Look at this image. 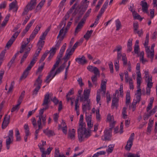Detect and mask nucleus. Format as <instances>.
<instances>
[{"mask_svg": "<svg viewBox=\"0 0 157 157\" xmlns=\"http://www.w3.org/2000/svg\"><path fill=\"white\" fill-rule=\"evenodd\" d=\"M107 120L110 123V126L111 128L114 127L115 122L114 121V117L113 115L108 114L107 115Z\"/></svg>", "mask_w": 157, "mask_h": 157, "instance_id": "obj_27", "label": "nucleus"}, {"mask_svg": "<svg viewBox=\"0 0 157 157\" xmlns=\"http://www.w3.org/2000/svg\"><path fill=\"white\" fill-rule=\"evenodd\" d=\"M25 94V91H23L21 93V94L19 97L18 100L17 102L20 104H21L22 101L23 100V98H24Z\"/></svg>", "mask_w": 157, "mask_h": 157, "instance_id": "obj_49", "label": "nucleus"}, {"mask_svg": "<svg viewBox=\"0 0 157 157\" xmlns=\"http://www.w3.org/2000/svg\"><path fill=\"white\" fill-rule=\"evenodd\" d=\"M63 30H60V31L59 34L57 36L58 40L57 41L55 46L54 47L57 50L59 49L61 45V42L65 36L64 34H63Z\"/></svg>", "mask_w": 157, "mask_h": 157, "instance_id": "obj_13", "label": "nucleus"}, {"mask_svg": "<svg viewBox=\"0 0 157 157\" xmlns=\"http://www.w3.org/2000/svg\"><path fill=\"white\" fill-rule=\"evenodd\" d=\"M83 116L82 115H81L77 130L78 134L81 138H82V134L83 133L86 138L90 135V131L89 129L85 128L86 124L85 122H83Z\"/></svg>", "mask_w": 157, "mask_h": 157, "instance_id": "obj_1", "label": "nucleus"}, {"mask_svg": "<svg viewBox=\"0 0 157 157\" xmlns=\"http://www.w3.org/2000/svg\"><path fill=\"white\" fill-rule=\"evenodd\" d=\"M71 22L70 21H69L68 22L67 27L65 28H64L63 27L62 28V29H61V30H63V34H64V36H65L66 33H67V30L69 28V27H70V26H71Z\"/></svg>", "mask_w": 157, "mask_h": 157, "instance_id": "obj_42", "label": "nucleus"}, {"mask_svg": "<svg viewBox=\"0 0 157 157\" xmlns=\"http://www.w3.org/2000/svg\"><path fill=\"white\" fill-rule=\"evenodd\" d=\"M134 136V133H132L129 137L128 140L127 141V145L125 146V149L126 150L128 151L130 150L133 144Z\"/></svg>", "mask_w": 157, "mask_h": 157, "instance_id": "obj_17", "label": "nucleus"}, {"mask_svg": "<svg viewBox=\"0 0 157 157\" xmlns=\"http://www.w3.org/2000/svg\"><path fill=\"white\" fill-rule=\"evenodd\" d=\"M140 49L139 46H134V52L135 54H136L138 56L140 55L139 52L140 51Z\"/></svg>", "mask_w": 157, "mask_h": 157, "instance_id": "obj_60", "label": "nucleus"}, {"mask_svg": "<svg viewBox=\"0 0 157 157\" xmlns=\"http://www.w3.org/2000/svg\"><path fill=\"white\" fill-rule=\"evenodd\" d=\"M53 149V147L49 146L47 149L46 152H41V157H46V155H49Z\"/></svg>", "mask_w": 157, "mask_h": 157, "instance_id": "obj_36", "label": "nucleus"}, {"mask_svg": "<svg viewBox=\"0 0 157 157\" xmlns=\"http://www.w3.org/2000/svg\"><path fill=\"white\" fill-rule=\"evenodd\" d=\"M141 79V77H136L137 90L136 91L135 94V95H137V98L138 99V101H140V98L141 95H144L145 93V90L144 89H143L141 90L140 88Z\"/></svg>", "mask_w": 157, "mask_h": 157, "instance_id": "obj_9", "label": "nucleus"}, {"mask_svg": "<svg viewBox=\"0 0 157 157\" xmlns=\"http://www.w3.org/2000/svg\"><path fill=\"white\" fill-rule=\"evenodd\" d=\"M74 52V49H72L71 48L67 50L65 56L64 60L65 62H67V60L70 59L71 56L72 55Z\"/></svg>", "mask_w": 157, "mask_h": 157, "instance_id": "obj_25", "label": "nucleus"}, {"mask_svg": "<svg viewBox=\"0 0 157 157\" xmlns=\"http://www.w3.org/2000/svg\"><path fill=\"white\" fill-rule=\"evenodd\" d=\"M122 60L123 62V63L124 65H126L127 64V59L126 57V55L124 53L122 55Z\"/></svg>", "mask_w": 157, "mask_h": 157, "instance_id": "obj_57", "label": "nucleus"}, {"mask_svg": "<svg viewBox=\"0 0 157 157\" xmlns=\"http://www.w3.org/2000/svg\"><path fill=\"white\" fill-rule=\"evenodd\" d=\"M93 30H91L90 31H88L86 34L84 35V37L86 40H88L91 35Z\"/></svg>", "mask_w": 157, "mask_h": 157, "instance_id": "obj_45", "label": "nucleus"}, {"mask_svg": "<svg viewBox=\"0 0 157 157\" xmlns=\"http://www.w3.org/2000/svg\"><path fill=\"white\" fill-rule=\"evenodd\" d=\"M35 20L33 19L27 25L25 29L23 30L21 33V36L23 37L25 34L26 33L28 30H29L30 28L31 27L33 23L35 21Z\"/></svg>", "mask_w": 157, "mask_h": 157, "instance_id": "obj_22", "label": "nucleus"}, {"mask_svg": "<svg viewBox=\"0 0 157 157\" xmlns=\"http://www.w3.org/2000/svg\"><path fill=\"white\" fill-rule=\"evenodd\" d=\"M43 132L48 136H51L55 135L53 131L52 130H48L47 129L43 130Z\"/></svg>", "mask_w": 157, "mask_h": 157, "instance_id": "obj_43", "label": "nucleus"}, {"mask_svg": "<svg viewBox=\"0 0 157 157\" xmlns=\"http://www.w3.org/2000/svg\"><path fill=\"white\" fill-rule=\"evenodd\" d=\"M46 144V142L43 140H41V142L38 144V146L41 152H46V151H45V148L44 147V146H45Z\"/></svg>", "mask_w": 157, "mask_h": 157, "instance_id": "obj_28", "label": "nucleus"}, {"mask_svg": "<svg viewBox=\"0 0 157 157\" xmlns=\"http://www.w3.org/2000/svg\"><path fill=\"white\" fill-rule=\"evenodd\" d=\"M60 59H59L56 62V63L54 65L53 67H52L51 71L54 72V71H55V69L56 67H57L59 65V63L60 61Z\"/></svg>", "mask_w": 157, "mask_h": 157, "instance_id": "obj_62", "label": "nucleus"}, {"mask_svg": "<svg viewBox=\"0 0 157 157\" xmlns=\"http://www.w3.org/2000/svg\"><path fill=\"white\" fill-rule=\"evenodd\" d=\"M41 27V25H37L33 30L32 33L36 35L37 34L38 31L40 30Z\"/></svg>", "mask_w": 157, "mask_h": 157, "instance_id": "obj_54", "label": "nucleus"}, {"mask_svg": "<svg viewBox=\"0 0 157 157\" xmlns=\"http://www.w3.org/2000/svg\"><path fill=\"white\" fill-rule=\"evenodd\" d=\"M36 58H34L31 61L29 65L27 67L20 78V80L25 79L28 76L29 71L36 62Z\"/></svg>", "mask_w": 157, "mask_h": 157, "instance_id": "obj_10", "label": "nucleus"}, {"mask_svg": "<svg viewBox=\"0 0 157 157\" xmlns=\"http://www.w3.org/2000/svg\"><path fill=\"white\" fill-rule=\"evenodd\" d=\"M103 0H100L99 1L97 5L96 6L95 9V11H98L100 8V6H101L102 3H103Z\"/></svg>", "mask_w": 157, "mask_h": 157, "instance_id": "obj_52", "label": "nucleus"}, {"mask_svg": "<svg viewBox=\"0 0 157 157\" xmlns=\"http://www.w3.org/2000/svg\"><path fill=\"white\" fill-rule=\"evenodd\" d=\"M57 50L54 47L52 48L50 51V56L48 57V59L52 58L54 56Z\"/></svg>", "mask_w": 157, "mask_h": 157, "instance_id": "obj_48", "label": "nucleus"}, {"mask_svg": "<svg viewBox=\"0 0 157 157\" xmlns=\"http://www.w3.org/2000/svg\"><path fill=\"white\" fill-rule=\"evenodd\" d=\"M24 128L25 129V133L27 134L28 133H30L29 125L28 124H24Z\"/></svg>", "mask_w": 157, "mask_h": 157, "instance_id": "obj_56", "label": "nucleus"}, {"mask_svg": "<svg viewBox=\"0 0 157 157\" xmlns=\"http://www.w3.org/2000/svg\"><path fill=\"white\" fill-rule=\"evenodd\" d=\"M76 130L75 129L72 128L69 130L68 136V137L71 140H74L75 138Z\"/></svg>", "mask_w": 157, "mask_h": 157, "instance_id": "obj_33", "label": "nucleus"}, {"mask_svg": "<svg viewBox=\"0 0 157 157\" xmlns=\"http://www.w3.org/2000/svg\"><path fill=\"white\" fill-rule=\"evenodd\" d=\"M14 85V82H11L10 86L9 87L8 93H11L13 90Z\"/></svg>", "mask_w": 157, "mask_h": 157, "instance_id": "obj_59", "label": "nucleus"}, {"mask_svg": "<svg viewBox=\"0 0 157 157\" xmlns=\"http://www.w3.org/2000/svg\"><path fill=\"white\" fill-rule=\"evenodd\" d=\"M85 18H82L80 21L78 23L76 28L75 29V34L77 33L80 31L82 27L84 24L85 22Z\"/></svg>", "mask_w": 157, "mask_h": 157, "instance_id": "obj_21", "label": "nucleus"}, {"mask_svg": "<svg viewBox=\"0 0 157 157\" xmlns=\"http://www.w3.org/2000/svg\"><path fill=\"white\" fill-rule=\"evenodd\" d=\"M13 131L11 130L9 131V134L6 140V147L7 149H10V144L12 143L13 140Z\"/></svg>", "mask_w": 157, "mask_h": 157, "instance_id": "obj_12", "label": "nucleus"}, {"mask_svg": "<svg viewBox=\"0 0 157 157\" xmlns=\"http://www.w3.org/2000/svg\"><path fill=\"white\" fill-rule=\"evenodd\" d=\"M66 43L64 44L63 46L61 47L59 52V54L61 56V57L62 56L66 48Z\"/></svg>", "mask_w": 157, "mask_h": 157, "instance_id": "obj_53", "label": "nucleus"}, {"mask_svg": "<svg viewBox=\"0 0 157 157\" xmlns=\"http://www.w3.org/2000/svg\"><path fill=\"white\" fill-rule=\"evenodd\" d=\"M136 99H134V101L132 103V105L130 107V108L132 109V110L133 111H134L136 109V104L140 101L141 99L140 98V101H138V99L137 98V95H136Z\"/></svg>", "mask_w": 157, "mask_h": 157, "instance_id": "obj_41", "label": "nucleus"}, {"mask_svg": "<svg viewBox=\"0 0 157 157\" xmlns=\"http://www.w3.org/2000/svg\"><path fill=\"white\" fill-rule=\"evenodd\" d=\"M49 52L48 51H46L45 53L43 54L42 56L40 61V62L43 61L45 59V58L46 57L47 55L48 54Z\"/></svg>", "mask_w": 157, "mask_h": 157, "instance_id": "obj_64", "label": "nucleus"}, {"mask_svg": "<svg viewBox=\"0 0 157 157\" xmlns=\"http://www.w3.org/2000/svg\"><path fill=\"white\" fill-rule=\"evenodd\" d=\"M36 0H31L24 8V10L22 13V16H24L28 13L30 10L34 8L36 5Z\"/></svg>", "mask_w": 157, "mask_h": 157, "instance_id": "obj_11", "label": "nucleus"}, {"mask_svg": "<svg viewBox=\"0 0 157 157\" xmlns=\"http://www.w3.org/2000/svg\"><path fill=\"white\" fill-rule=\"evenodd\" d=\"M49 93L47 92L44 96V99L42 105L44 106V107L40 109L39 111V122H40V118H42L43 116V114L44 110L48 109L49 106L48 105V103L50 102L49 100Z\"/></svg>", "mask_w": 157, "mask_h": 157, "instance_id": "obj_4", "label": "nucleus"}, {"mask_svg": "<svg viewBox=\"0 0 157 157\" xmlns=\"http://www.w3.org/2000/svg\"><path fill=\"white\" fill-rule=\"evenodd\" d=\"M42 75H40L38 78L36 79L35 82L34 83V85L37 86H41V83L42 82Z\"/></svg>", "mask_w": 157, "mask_h": 157, "instance_id": "obj_39", "label": "nucleus"}, {"mask_svg": "<svg viewBox=\"0 0 157 157\" xmlns=\"http://www.w3.org/2000/svg\"><path fill=\"white\" fill-rule=\"evenodd\" d=\"M68 66L66 68L65 72V76H64V78L65 80L67 79V75L68 73V70L69 69V66L71 64V61H68Z\"/></svg>", "mask_w": 157, "mask_h": 157, "instance_id": "obj_58", "label": "nucleus"}, {"mask_svg": "<svg viewBox=\"0 0 157 157\" xmlns=\"http://www.w3.org/2000/svg\"><path fill=\"white\" fill-rule=\"evenodd\" d=\"M119 91L117 90L115 92V94L112 100V108L117 107L118 106V103L119 101V97L121 96L123 97V84H121L120 86Z\"/></svg>", "mask_w": 157, "mask_h": 157, "instance_id": "obj_3", "label": "nucleus"}, {"mask_svg": "<svg viewBox=\"0 0 157 157\" xmlns=\"http://www.w3.org/2000/svg\"><path fill=\"white\" fill-rule=\"evenodd\" d=\"M107 80L106 79L102 80L101 84V90H98L97 94L96 100L97 104H99L100 105H101V92H103L105 94L106 92V85Z\"/></svg>", "mask_w": 157, "mask_h": 157, "instance_id": "obj_6", "label": "nucleus"}, {"mask_svg": "<svg viewBox=\"0 0 157 157\" xmlns=\"http://www.w3.org/2000/svg\"><path fill=\"white\" fill-rule=\"evenodd\" d=\"M127 109V108L124 107L122 109V117L124 119L126 118L128 116V115L126 114L127 112L126 110Z\"/></svg>", "mask_w": 157, "mask_h": 157, "instance_id": "obj_50", "label": "nucleus"}, {"mask_svg": "<svg viewBox=\"0 0 157 157\" xmlns=\"http://www.w3.org/2000/svg\"><path fill=\"white\" fill-rule=\"evenodd\" d=\"M130 92L129 90L127 91L126 96L125 103L127 105H128L130 102Z\"/></svg>", "mask_w": 157, "mask_h": 157, "instance_id": "obj_40", "label": "nucleus"}, {"mask_svg": "<svg viewBox=\"0 0 157 157\" xmlns=\"http://www.w3.org/2000/svg\"><path fill=\"white\" fill-rule=\"evenodd\" d=\"M65 65V62L61 66H60L58 69L57 70L56 72L55 73L54 72L53 74V77H55L56 75L58 74L61 71H62L64 69Z\"/></svg>", "mask_w": 157, "mask_h": 157, "instance_id": "obj_37", "label": "nucleus"}, {"mask_svg": "<svg viewBox=\"0 0 157 157\" xmlns=\"http://www.w3.org/2000/svg\"><path fill=\"white\" fill-rule=\"evenodd\" d=\"M141 6H142V10L143 12L144 13H146L147 14L149 15V12L148 10V6L147 3L145 0L144 1H142L141 2Z\"/></svg>", "mask_w": 157, "mask_h": 157, "instance_id": "obj_23", "label": "nucleus"}, {"mask_svg": "<svg viewBox=\"0 0 157 157\" xmlns=\"http://www.w3.org/2000/svg\"><path fill=\"white\" fill-rule=\"evenodd\" d=\"M115 25L116 27V30H119L121 28V25L120 20L118 19L115 21Z\"/></svg>", "mask_w": 157, "mask_h": 157, "instance_id": "obj_47", "label": "nucleus"}, {"mask_svg": "<svg viewBox=\"0 0 157 157\" xmlns=\"http://www.w3.org/2000/svg\"><path fill=\"white\" fill-rule=\"evenodd\" d=\"M144 52L143 51H142L140 53L139 56L140 61L143 64H145L146 63L148 62V60L144 58Z\"/></svg>", "mask_w": 157, "mask_h": 157, "instance_id": "obj_35", "label": "nucleus"}, {"mask_svg": "<svg viewBox=\"0 0 157 157\" xmlns=\"http://www.w3.org/2000/svg\"><path fill=\"white\" fill-rule=\"evenodd\" d=\"M46 116L44 117V116H42V118H40V123L39 122V119L37 121V124L38 126V127H39V128L40 129H42V126L41 124V120L42 121V125H45L46 123Z\"/></svg>", "mask_w": 157, "mask_h": 157, "instance_id": "obj_30", "label": "nucleus"}, {"mask_svg": "<svg viewBox=\"0 0 157 157\" xmlns=\"http://www.w3.org/2000/svg\"><path fill=\"white\" fill-rule=\"evenodd\" d=\"M145 51L147 55V57L150 58L151 62H152L154 56V50H150V47L149 46V47H146Z\"/></svg>", "mask_w": 157, "mask_h": 157, "instance_id": "obj_19", "label": "nucleus"}, {"mask_svg": "<svg viewBox=\"0 0 157 157\" xmlns=\"http://www.w3.org/2000/svg\"><path fill=\"white\" fill-rule=\"evenodd\" d=\"M112 128H107L105 131L104 139L105 140H109L112 136Z\"/></svg>", "mask_w": 157, "mask_h": 157, "instance_id": "obj_18", "label": "nucleus"}, {"mask_svg": "<svg viewBox=\"0 0 157 157\" xmlns=\"http://www.w3.org/2000/svg\"><path fill=\"white\" fill-rule=\"evenodd\" d=\"M44 41L39 40L37 43V47L38 49H42L44 44Z\"/></svg>", "mask_w": 157, "mask_h": 157, "instance_id": "obj_51", "label": "nucleus"}, {"mask_svg": "<svg viewBox=\"0 0 157 157\" xmlns=\"http://www.w3.org/2000/svg\"><path fill=\"white\" fill-rule=\"evenodd\" d=\"M31 121L33 127L36 128H37V124L35 118L34 117H32L31 119Z\"/></svg>", "mask_w": 157, "mask_h": 157, "instance_id": "obj_61", "label": "nucleus"}, {"mask_svg": "<svg viewBox=\"0 0 157 157\" xmlns=\"http://www.w3.org/2000/svg\"><path fill=\"white\" fill-rule=\"evenodd\" d=\"M132 15L134 19H135L139 20L141 21L143 19V18H142L139 14L137 13L136 12H134Z\"/></svg>", "mask_w": 157, "mask_h": 157, "instance_id": "obj_44", "label": "nucleus"}, {"mask_svg": "<svg viewBox=\"0 0 157 157\" xmlns=\"http://www.w3.org/2000/svg\"><path fill=\"white\" fill-rule=\"evenodd\" d=\"M153 100L154 98H150L149 102L146 108V111L147 112V117L153 115L157 111V105H155L152 109L150 110L152 107Z\"/></svg>", "mask_w": 157, "mask_h": 157, "instance_id": "obj_8", "label": "nucleus"}, {"mask_svg": "<svg viewBox=\"0 0 157 157\" xmlns=\"http://www.w3.org/2000/svg\"><path fill=\"white\" fill-rule=\"evenodd\" d=\"M92 116L91 114H89L88 113H86V120L87 122V125L88 128H86L85 127L86 129H88L90 131V135L89 136L86 138L85 137L84 133L82 134V138H80L78 134V139L79 141L80 142H82L87 140L91 136L92 131L90 130L91 128L92 127L94 124V122L91 120Z\"/></svg>", "mask_w": 157, "mask_h": 157, "instance_id": "obj_2", "label": "nucleus"}, {"mask_svg": "<svg viewBox=\"0 0 157 157\" xmlns=\"http://www.w3.org/2000/svg\"><path fill=\"white\" fill-rule=\"evenodd\" d=\"M51 29L50 27H48L45 31L42 33L40 36L39 40L44 41L46 36H47L48 32L50 31Z\"/></svg>", "mask_w": 157, "mask_h": 157, "instance_id": "obj_32", "label": "nucleus"}, {"mask_svg": "<svg viewBox=\"0 0 157 157\" xmlns=\"http://www.w3.org/2000/svg\"><path fill=\"white\" fill-rule=\"evenodd\" d=\"M74 94V89L72 88L70 89V90L67 94L66 95V98L67 101L71 100V98L69 97L70 95H72Z\"/></svg>", "mask_w": 157, "mask_h": 157, "instance_id": "obj_46", "label": "nucleus"}, {"mask_svg": "<svg viewBox=\"0 0 157 157\" xmlns=\"http://www.w3.org/2000/svg\"><path fill=\"white\" fill-rule=\"evenodd\" d=\"M144 78L145 81L148 83V86H151V82H152V76L149 75V72L148 70H145L144 71Z\"/></svg>", "mask_w": 157, "mask_h": 157, "instance_id": "obj_16", "label": "nucleus"}, {"mask_svg": "<svg viewBox=\"0 0 157 157\" xmlns=\"http://www.w3.org/2000/svg\"><path fill=\"white\" fill-rule=\"evenodd\" d=\"M9 6V10H13V12H17L18 10L17 1L16 0L14 1L10 4Z\"/></svg>", "mask_w": 157, "mask_h": 157, "instance_id": "obj_24", "label": "nucleus"}, {"mask_svg": "<svg viewBox=\"0 0 157 157\" xmlns=\"http://www.w3.org/2000/svg\"><path fill=\"white\" fill-rule=\"evenodd\" d=\"M77 5V2L75 3L69 10L67 12V14L64 17L63 19L61 24L62 25H64V26L66 24V21L68 19L69 17V14H71L73 12L74 10V12L72 13L73 16H75L78 12V10L80 9V7L78 6L76 8V6Z\"/></svg>", "mask_w": 157, "mask_h": 157, "instance_id": "obj_5", "label": "nucleus"}, {"mask_svg": "<svg viewBox=\"0 0 157 157\" xmlns=\"http://www.w3.org/2000/svg\"><path fill=\"white\" fill-rule=\"evenodd\" d=\"M87 69L90 71L94 73L95 75H99L100 74L99 70L96 67L89 66L87 67Z\"/></svg>", "mask_w": 157, "mask_h": 157, "instance_id": "obj_26", "label": "nucleus"}, {"mask_svg": "<svg viewBox=\"0 0 157 157\" xmlns=\"http://www.w3.org/2000/svg\"><path fill=\"white\" fill-rule=\"evenodd\" d=\"M29 39L28 38H27L22 42L20 49V53H22L24 52V53L28 55L32 48V46L29 44Z\"/></svg>", "mask_w": 157, "mask_h": 157, "instance_id": "obj_7", "label": "nucleus"}, {"mask_svg": "<svg viewBox=\"0 0 157 157\" xmlns=\"http://www.w3.org/2000/svg\"><path fill=\"white\" fill-rule=\"evenodd\" d=\"M75 60L79 64L84 65L87 63V61L84 56H82L81 57H78L75 59Z\"/></svg>", "mask_w": 157, "mask_h": 157, "instance_id": "obj_29", "label": "nucleus"}, {"mask_svg": "<svg viewBox=\"0 0 157 157\" xmlns=\"http://www.w3.org/2000/svg\"><path fill=\"white\" fill-rule=\"evenodd\" d=\"M91 89L86 88L84 90L83 95L80 97V101H89L88 100L90 95Z\"/></svg>", "mask_w": 157, "mask_h": 157, "instance_id": "obj_14", "label": "nucleus"}, {"mask_svg": "<svg viewBox=\"0 0 157 157\" xmlns=\"http://www.w3.org/2000/svg\"><path fill=\"white\" fill-rule=\"evenodd\" d=\"M84 102L82 104V109L83 112L87 113V111L91 109L90 102L89 101H83Z\"/></svg>", "mask_w": 157, "mask_h": 157, "instance_id": "obj_20", "label": "nucleus"}, {"mask_svg": "<svg viewBox=\"0 0 157 157\" xmlns=\"http://www.w3.org/2000/svg\"><path fill=\"white\" fill-rule=\"evenodd\" d=\"M54 72L51 71L48 75L46 77V79L44 81L47 83H49L51 80L54 77H53Z\"/></svg>", "mask_w": 157, "mask_h": 157, "instance_id": "obj_38", "label": "nucleus"}, {"mask_svg": "<svg viewBox=\"0 0 157 157\" xmlns=\"http://www.w3.org/2000/svg\"><path fill=\"white\" fill-rule=\"evenodd\" d=\"M114 145L113 144H110L109 146L107 151L108 152L111 153L113 151Z\"/></svg>", "mask_w": 157, "mask_h": 157, "instance_id": "obj_63", "label": "nucleus"}, {"mask_svg": "<svg viewBox=\"0 0 157 157\" xmlns=\"http://www.w3.org/2000/svg\"><path fill=\"white\" fill-rule=\"evenodd\" d=\"M54 157H67L66 156L63 154H60L59 148L58 147H56L55 149V151L54 154Z\"/></svg>", "mask_w": 157, "mask_h": 157, "instance_id": "obj_34", "label": "nucleus"}, {"mask_svg": "<svg viewBox=\"0 0 157 157\" xmlns=\"http://www.w3.org/2000/svg\"><path fill=\"white\" fill-rule=\"evenodd\" d=\"M41 27V25H37L33 30L32 33L36 35L37 34L38 31L40 30Z\"/></svg>", "mask_w": 157, "mask_h": 157, "instance_id": "obj_55", "label": "nucleus"}, {"mask_svg": "<svg viewBox=\"0 0 157 157\" xmlns=\"http://www.w3.org/2000/svg\"><path fill=\"white\" fill-rule=\"evenodd\" d=\"M21 32V30H20L19 31L15 32L13 34L10 39L9 40L6 44V47L7 48H9L11 46V45L15 41Z\"/></svg>", "mask_w": 157, "mask_h": 157, "instance_id": "obj_15", "label": "nucleus"}, {"mask_svg": "<svg viewBox=\"0 0 157 157\" xmlns=\"http://www.w3.org/2000/svg\"><path fill=\"white\" fill-rule=\"evenodd\" d=\"M10 117H6L2 124V128L3 129L5 128L8 126L10 122Z\"/></svg>", "mask_w": 157, "mask_h": 157, "instance_id": "obj_31", "label": "nucleus"}]
</instances>
